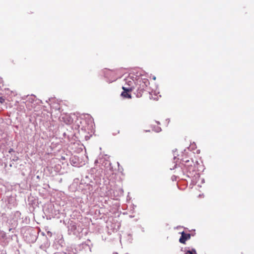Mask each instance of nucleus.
<instances>
[{"instance_id": "6", "label": "nucleus", "mask_w": 254, "mask_h": 254, "mask_svg": "<svg viewBox=\"0 0 254 254\" xmlns=\"http://www.w3.org/2000/svg\"><path fill=\"white\" fill-rule=\"evenodd\" d=\"M127 82L128 83H129V82L132 83V81H131V80L127 81Z\"/></svg>"}, {"instance_id": "1", "label": "nucleus", "mask_w": 254, "mask_h": 254, "mask_svg": "<svg viewBox=\"0 0 254 254\" xmlns=\"http://www.w3.org/2000/svg\"><path fill=\"white\" fill-rule=\"evenodd\" d=\"M134 86H132L133 90L136 91V96L137 97L142 96L144 91H146L149 85L150 82L148 79L138 77L135 81Z\"/></svg>"}, {"instance_id": "5", "label": "nucleus", "mask_w": 254, "mask_h": 254, "mask_svg": "<svg viewBox=\"0 0 254 254\" xmlns=\"http://www.w3.org/2000/svg\"><path fill=\"white\" fill-rule=\"evenodd\" d=\"M4 102V99L2 97H0V103H3Z\"/></svg>"}, {"instance_id": "2", "label": "nucleus", "mask_w": 254, "mask_h": 254, "mask_svg": "<svg viewBox=\"0 0 254 254\" xmlns=\"http://www.w3.org/2000/svg\"><path fill=\"white\" fill-rule=\"evenodd\" d=\"M122 88L124 90V91L122 93L121 96L125 98L130 99L131 98V96L130 92L133 90L132 87H123Z\"/></svg>"}, {"instance_id": "4", "label": "nucleus", "mask_w": 254, "mask_h": 254, "mask_svg": "<svg viewBox=\"0 0 254 254\" xmlns=\"http://www.w3.org/2000/svg\"><path fill=\"white\" fill-rule=\"evenodd\" d=\"M185 254H196V251L194 249L187 251Z\"/></svg>"}, {"instance_id": "3", "label": "nucleus", "mask_w": 254, "mask_h": 254, "mask_svg": "<svg viewBox=\"0 0 254 254\" xmlns=\"http://www.w3.org/2000/svg\"><path fill=\"white\" fill-rule=\"evenodd\" d=\"M190 234L189 233H186L184 231L181 233V237L179 239V242L181 244H186V242L190 239Z\"/></svg>"}]
</instances>
